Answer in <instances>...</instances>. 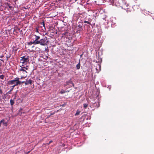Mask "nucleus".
Listing matches in <instances>:
<instances>
[{
	"mask_svg": "<svg viewBox=\"0 0 154 154\" xmlns=\"http://www.w3.org/2000/svg\"><path fill=\"white\" fill-rule=\"evenodd\" d=\"M37 32H38V29H37Z\"/></svg>",
	"mask_w": 154,
	"mask_h": 154,
	"instance_id": "nucleus-26",
	"label": "nucleus"
},
{
	"mask_svg": "<svg viewBox=\"0 0 154 154\" xmlns=\"http://www.w3.org/2000/svg\"><path fill=\"white\" fill-rule=\"evenodd\" d=\"M2 93V90L0 89V94Z\"/></svg>",
	"mask_w": 154,
	"mask_h": 154,
	"instance_id": "nucleus-24",
	"label": "nucleus"
},
{
	"mask_svg": "<svg viewBox=\"0 0 154 154\" xmlns=\"http://www.w3.org/2000/svg\"><path fill=\"white\" fill-rule=\"evenodd\" d=\"M81 64L80 61H79V63L76 65V67L77 69H80Z\"/></svg>",
	"mask_w": 154,
	"mask_h": 154,
	"instance_id": "nucleus-9",
	"label": "nucleus"
},
{
	"mask_svg": "<svg viewBox=\"0 0 154 154\" xmlns=\"http://www.w3.org/2000/svg\"><path fill=\"white\" fill-rule=\"evenodd\" d=\"M18 30L20 31V29H18Z\"/></svg>",
	"mask_w": 154,
	"mask_h": 154,
	"instance_id": "nucleus-25",
	"label": "nucleus"
},
{
	"mask_svg": "<svg viewBox=\"0 0 154 154\" xmlns=\"http://www.w3.org/2000/svg\"><path fill=\"white\" fill-rule=\"evenodd\" d=\"M35 36V40L34 41L35 42H39L38 40L40 38V36H37L36 35H34Z\"/></svg>",
	"mask_w": 154,
	"mask_h": 154,
	"instance_id": "nucleus-8",
	"label": "nucleus"
},
{
	"mask_svg": "<svg viewBox=\"0 0 154 154\" xmlns=\"http://www.w3.org/2000/svg\"><path fill=\"white\" fill-rule=\"evenodd\" d=\"M80 112V111L77 110L76 111V113L75 114V116H77L79 114Z\"/></svg>",
	"mask_w": 154,
	"mask_h": 154,
	"instance_id": "nucleus-14",
	"label": "nucleus"
},
{
	"mask_svg": "<svg viewBox=\"0 0 154 154\" xmlns=\"http://www.w3.org/2000/svg\"><path fill=\"white\" fill-rule=\"evenodd\" d=\"M84 23H88V24H89L90 25H92L91 24V23L90 22H89L88 21H84Z\"/></svg>",
	"mask_w": 154,
	"mask_h": 154,
	"instance_id": "nucleus-15",
	"label": "nucleus"
},
{
	"mask_svg": "<svg viewBox=\"0 0 154 154\" xmlns=\"http://www.w3.org/2000/svg\"><path fill=\"white\" fill-rule=\"evenodd\" d=\"M53 142V141L52 140H50L49 143H47V144L48 145H49L52 142Z\"/></svg>",
	"mask_w": 154,
	"mask_h": 154,
	"instance_id": "nucleus-20",
	"label": "nucleus"
},
{
	"mask_svg": "<svg viewBox=\"0 0 154 154\" xmlns=\"http://www.w3.org/2000/svg\"><path fill=\"white\" fill-rule=\"evenodd\" d=\"M32 44H33L34 45H37V42H35L34 41L33 42H30L28 43V44L29 45H31Z\"/></svg>",
	"mask_w": 154,
	"mask_h": 154,
	"instance_id": "nucleus-10",
	"label": "nucleus"
},
{
	"mask_svg": "<svg viewBox=\"0 0 154 154\" xmlns=\"http://www.w3.org/2000/svg\"><path fill=\"white\" fill-rule=\"evenodd\" d=\"M28 69L26 67H21V68H20L19 69L20 71H23L26 72H27L26 70H27Z\"/></svg>",
	"mask_w": 154,
	"mask_h": 154,
	"instance_id": "nucleus-7",
	"label": "nucleus"
},
{
	"mask_svg": "<svg viewBox=\"0 0 154 154\" xmlns=\"http://www.w3.org/2000/svg\"><path fill=\"white\" fill-rule=\"evenodd\" d=\"M101 66L100 64L97 65L96 69L97 72H99L100 70Z\"/></svg>",
	"mask_w": 154,
	"mask_h": 154,
	"instance_id": "nucleus-4",
	"label": "nucleus"
},
{
	"mask_svg": "<svg viewBox=\"0 0 154 154\" xmlns=\"http://www.w3.org/2000/svg\"><path fill=\"white\" fill-rule=\"evenodd\" d=\"M20 63L23 64L22 66L27 64L29 61V57L28 56H23L20 57Z\"/></svg>",
	"mask_w": 154,
	"mask_h": 154,
	"instance_id": "nucleus-3",
	"label": "nucleus"
},
{
	"mask_svg": "<svg viewBox=\"0 0 154 154\" xmlns=\"http://www.w3.org/2000/svg\"><path fill=\"white\" fill-rule=\"evenodd\" d=\"M88 104L87 103H84L83 104V107L85 109H86L88 107Z\"/></svg>",
	"mask_w": 154,
	"mask_h": 154,
	"instance_id": "nucleus-12",
	"label": "nucleus"
},
{
	"mask_svg": "<svg viewBox=\"0 0 154 154\" xmlns=\"http://www.w3.org/2000/svg\"><path fill=\"white\" fill-rule=\"evenodd\" d=\"M82 24H79L78 26V31H77V32L78 31H82Z\"/></svg>",
	"mask_w": 154,
	"mask_h": 154,
	"instance_id": "nucleus-5",
	"label": "nucleus"
},
{
	"mask_svg": "<svg viewBox=\"0 0 154 154\" xmlns=\"http://www.w3.org/2000/svg\"><path fill=\"white\" fill-rule=\"evenodd\" d=\"M14 87H13V86H12V88H11V89L10 91H12L13 90Z\"/></svg>",
	"mask_w": 154,
	"mask_h": 154,
	"instance_id": "nucleus-21",
	"label": "nucleus"
},
{
	"mask_svg": "<svg viewBox=\"0 0 154 154\" xmlns=\"http://www.w3.org/2000/svg\"><path fill=\"white\" fill-rule=\"evenodd\" d=\"M23 8H25V9H26V8H25V7H23Z\"/></svg>",
	"mask_w": 154,
	"mask_h": 154,
	"instance_id": "nucleus-27",
	"label": "nucleus"
},
{
	"mask_svg": "<svg viewBox=\"0 0 154 154\" xmlns=\"http://www.w3.org/2000/svg\"><path fill=\"white\" fill-rule=\"evenodd\" d=\"M25 82H24V81H23V82H21L20 84H23V83H24L25 84Z\"/></svg>",
	"mask_w": 154,
	"mask_h": 154,
	"instance_id": "nucleus-22",
	"label": "nucleus"
},
{
	"mask_svg": "<svg viewBox=\"0 0 154 154\" xmlns=\"http://www.w3.org/2000/svg\"><path fill=\"white\" fill-rule=\"evenodd\" d=\"M67 91H65L64 90H62L60 92V93L61 94H63V93H65Z\"/></svg>",
	"mask_w": 154,
	"mask_h": 154,
	"instance_id": "nucleus-17",
	"label": "nucleus"
},
{
	"mask_svg": "<svg viewBox=\"0 0 154 154\" xmlns=\"http://www.w3.org/2000/svg\"><path fill=\"white\" fill-rule=\"evenodd\" d=\"M4 77L5 76L3 75H0V79H3Z\"/></svg>",
	"mask_w": 154,
	"mask_h": 154,
	"instance_id": "nucleus-18",
	"label": "nucleus"
},
{
	"mask_svg": "<svg viewBox=\"0 0 154 154\" xmlns=\"http://www.w3.org/2000/svg\"><path fill=\"white\" fill-rule=\"evenodd\" d=\"M1 121H3V122H2V123H3V124L5 126H7V123L6 122H5L4 119H2Z\"/></svg>",
	"mask_w": 154,
	"mask_h": 154,
	"instance_id": "nucleus-11",
	"label": "nucleus"
},
{
	"mask_svg": "<svg viewBox=\"0 0 154 154\" xmlns=\"http://www.w3.org/2000/svg\"><path fill=\"white\" fill-rule=\"evenodd\" d=\"M49 42L47 40V38L46 37H44L43 38L41 39L39 42H37V44H40L42 46L47 45Z\"/></svg>",
	"mask_w": 154,
	"mask_h": 154,
	"instance_id": "nucleus-2",
	"label": "nucleus"
},
{
	"mask_svg": "<svg viewBox=\"0 0 154 154\" xmlns=\"http://www.w3.org/2000/svg\"><path fill=\"white\" fill-rule=\"evenodd\" d=\"M28 67V66H26V67Z\"/></svg>",
	"mask_w": 154,
	"mask_h": 154,
	"instance_id": "nucleus-29",
	"label": "nucleus"
},
{
	"mask_svg": "<svg viewBox=\"0 0 154 154\" xmlns=\"http://www.w3.org/2000/svg\"><path fill=\"white\" fill-rule=\"evenodd\" d=\"M10 103L11 105L12 106L14 103V100L11 99L10 100Z\"/></svg>",
	"mask_w": 154,
	"mask_h": 154,
	"instance_id": "nucleus-13",
	"label": "nucleus"
},
{
	"mask_svg": "<svg viewBox=\"0 0 154 154\" xmlns=\"http://www.w3.org/2000/svg\"><path fill=\"white\" fill-rule=\"evenodd\" d=\"M8 6L9 7V8L11 9L12 8V7L11 6V5H9V4H8Z\"/></svg>",
	"mask_w": 154,
	"mask_h": 154,
	"instance_id": "nucleus-19",
	"label": "nucleus"
},
{
	"mask_svg": "<svg viewBox=\"0 0 154 154\" xmlns=\"http://www.w3.org/2000/svg\"><path fill=\"white\" fill-rule=\"evenodd\" d=\"M41 25H42L44 27L45 29V24L44 22H43L41 23Z\"/></svg>",
	"mask_w": 154,
	"mask_h": 154,
	"instance_id": "nucleus-16",
	"label": "nucleus"
},
{
	"mask_svg": "<svg viewBox=\"0 0 154 154\" xmlns=\"http://www.w3.org/2000/svg\"><path fill=\"white\" fill-rule=\"evenodd\" d=\"M20 81H19V78L16 77L13 80H10L8 81V84L9 85H14L13 87L18 85H20Z\"/></svg>",
	"mask_w": 154,
	"mask_h": 154,
	"instance_id": "nucleus-1",
	"label": "nucleus"
},
{
	"mask_svg": "<svg viewBox=\"0 0 154 154\" xmlns=\"http://www.w3.org/2000/svg\"><path fill=\"white\" fill-rule=\"evenodd\" d=\"M29 152H29V151L28 152H27V153H29Z\"/></svg>",
	"mask_w": 154,
	"mask_h": 154,
	"instance_id": "nucleus-28",
	"label": "nucleus"
},
{
	"mask_svg": "<svg viewBox=\"0 0 154 154\" xmlns=\"http://www.w3.org/2000/svg\"><path fill=\"white\" fill-rule=\"evenodd\" d=\"M32 82H33V81L31 80V79H29L28 81H27L25 82V84L26 85H28L29 84H31L32 83Z\"/></svg>",
	"mask_w": 154,
	"mask_h": 154,
	"instance_id": "nucleus-6",
	"label": "nucleus"
},
{
	"mask_svg": "<svg viewBox=\"0 0 154 154\" xmlns=\"http://www.w3.org/2000/svg\"><path fill=\"white\" fill-rule=\"evenodd\" d=\"M2 122H3V121H0V127L1 126V124L2 123Z\"/></svg>",
	"mask_w": 154,
	"mask_h": 154,
	"instance_id": "nucleus-23",
	"label": "nucleus"
}]
</instances>
